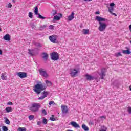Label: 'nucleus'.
I'll list each match as a JSON object with an SVG mask.
<instances>
[{
	"instance_id": "30",
	"label": "nucleus",
	"mask_w": 131,
	"mask_h": 131,
	"mask_svg": "<svg viewBox=\"0 0 131 131\" xmlns=\"http://www.w3.org/2000/svg\"><path fill=\"white\" fill-rule=\"evenodd\" d=\"M42 123L43 124H47L48 123V120L46 118H43Z\"/></svg>"
},
{
	"instance_id": "41",
	"label": "nucleus",
	"mask_w": 131,
	"mask_h": 131,
	"mask_svg": "<svg viewBox=\"0 0 131 131\" xmlns=\"http://www.w3.org/2000/svg\"><path fill=\"white\" fill-rule=\"evenodd\" d=\"M7 8H12V4L9 3L7 4Z\"/></svg>"
},
{
	"instance_id": "17",
	"label": "nucleus",
	"mask_w": 131,
	"mask_h": 131,
	"mask_svg": "<svg viewBox=\"0 0 131 131\" xmlns=\"http://www.w3.org/2000/svg\"><path fill=\"white\" fill-rule=\"evenodd\" d=\"M74 19V12H72L70 15L68 17V20L69 21H72Z\"/></svg>"
},
{
	"instance_id": "24",
	"label": "nucleus",
	"mask_w": 131,
	"mask_h": 131,
	"mask_svg": "<svg viewBox=\"0 0 131 131\" xmlns=\"http://www.w3.org/2000/svg\"><path fill=\"white\" fill-rule=\"evenodd\" d=\"M5 123L10 125V124H11V122H10V120H9V119H7V118H5Z\"/></svg>"
},
{
	"instance_id": "18",
	"label": "nucleus",
	"mask_w": 131,
	"mask_h": 131,
	"mask_svg": "<svg viewBox=\"0 0 131 131\" xmlns=\"http://www.w3.org/2000/svg\"><path fill=\"white\" fill-rule=\"evenodd\" d=\"M3 39H4V40H7V41H10V40H11V36H10L9 34H6L4 36Z\"/></svg>"
},
{
	"instance_id": "11",
	"label": "nucleus",
	"mask_w": 131,
	"mask_h": 131,
	"mask_svg": "<svg viewBox=\"0 0 131 131\" xmlns=\"http://www.w3.org/2000/svg\"><path fill=\"white\" fill-rule=\"evenodd\" d=\"M17 76H19L20 78H25L27 77V74L25 72H18L17 73Z\"/></svg>"
},
{
	"instance_id": "6",
	"label": "nucleus",
	"mask_w": 131,
	"mask_h": 131,
	"mask_svg": "<svg viewBox=\"0 0 131 131\" xmlns=\"http://www.w3.org/2000/svg\"><path fill=\"white\" fill-rule=\"evenodd\" d=\"M51 59L53 60V61L59 60V54L57 52H53L51 54Z\"/></svg>"
},
{
	"instance_id": "35",
	"label": "nucleus",
	"mask_w": 131,
	"mask_h": 131,
	"mask_svg": "<svg viewBox=\"0 0 131 131\" xmlns=\"http://www.w3.org/2000/svg\"><path fill=\"white\" fill-rule=\"evenodd\" d=\"M34 118V116L33 115H31L29 116V120H32Z\"/></svg>"
},
{
	"instance_id": "33",
	"label": "nucleus",
	"mask_w": 131,
	"mask_h": 131,
	"mask_svg": "<svg viewBox=\"0 0 131 131\" xmlns=\"http://www.w3.org/2000/svg\"><path fill=\"white\" fill-rule=\"evenodd\" d=\"M101 129L100 131H107V127H105L104 126H102Z\"/></svg>"
},
{
	"instance_id": "20",
	"label": "nucleus",
	"mask_w": 131,
	"mask_h": 131,
	"mask_svg": "<svg viewBox=\"0 0 131 131\" xmlns=\"http://www.w3.org/2000/svg\"><path fill=\"white\" fill-rule=\"evenodd\" d=\"M82 128L84 130V131H89L90 130V128L87 127V126L84 124H83L82 125Z\"/></svg>"
},
{
	"instance_id": "13",
	"label": "nucleus",
	"mask_w": 131,
	"mask_h": 131,
	"mask_svg": "<svg viewBox=\"0 0 131 131\" xmlns=\"http://www.w3.org/2000/svg\"><path fill=\"white\" fill-rule=\"evenodd\" d=\"M61 111L63 114H66L68 112V107L66 105H61Z\"/></svg>"
},
{
	"instance_id": "29",
	"label": "nucleus",
	"mask_w": 131,
	"mask_h": 131,
	"mask_svg": "<svg viewBox=\"0 0 131 131\" xmlns=\"http://www.w3.org/2000/svg\"><path fill=\"white\" fill-rule=\"evenodd\" d=\"M60 17L56 15L54 17V20H56V21H59L60 20Z\"/></svg>"
},
{
	"instance_id": "34",
	"label": "nucleus",
	"mask_w": 131,
	"mask_h": 131,
	"mask_svg": "<svg viewBox=\"0 0 131 131\" xmlns=\"http://www.w3.org/2000/svg\"><path fill=\"white\" fill-rule=\"evenodd\" d=\"M35 45L38 48H41V47H42V45L40 43H35Z\"/></svg>"
},
{
	"instance_id": "7",
	"label": "nucleus",
	"mask_w": 131,
	"mask_h": 131,
	"mask_svg": "<svg viewBox=\"0 0 131 131\" xmlns=\"http://www.w3.org/2000/svg\"><path fill=\"white\" fill-rule=\"evenodd\" d=\"M57 38L58 36L57 35H52L49 37V39H50V41H51V42H53V43H57V42H58V41L57 40Z\"/></svg>"
},
{
	"instance_id": "2",
	"label": "nucleus",
	"mask_w": 131,
	"mask_h": 131,
	"mask_svg": "<svg viewBox=\"0 0 131 131\" xmlns=\"http://www.w3.org/2000/svg\"><path fill=\"white\" fill-rule=\"evenodd\" d=\"M44 90H46V88L41 84H37L35 85L34 87V91L36 92V94H39L41 93L42 91H43Z\"/></svg>"
},
{
	"instance_id": "51",
	"label": "nucleus",
	"mask_w": 131,
	"mask_h": 131,
	"mask_svg": "<svg viewBox=\"0 0 131 131\" xmlns=\"http://www.w3.org/2000/svg\"><path fill=\"white\" fill-rule=\"evenodd\" d=\"M113 85L116 86L115 84H114V83H113Z\"/></svg>"
},
{
	"instance_id": "23",
	"label": "nucleus",
	"mask_w": 131,
	"mask_h": 131,
	"mask_svg": "<svg viewBox=\"0 0 131 131\" xmlns=\"http://www.w3.org/2000/svg\"><path fill=\"white\" fill-rule=\"evenodd\" d=\"M45 82L47 86H52V85H53V83L50 81L46 80Z\"/></svg>"
},
{
	"instance_id": "14",
	"label": "nucleus",
	"mask_w": 131,
	"mask_h": 131,
	"mask_svg": "<svg viewBox=\"0 0 131 131\" xmlns=\"http://www.w3.org/2000/svg\"><path fill=\"white\" fill-rule=\"evenodd\" d=\"M43 96H41V97H39L38 98V100H43L45 98L48 97V95H49V93L48 92L44 91L42 93Z\"/></svg>"
},
{
	"instance_id": "28",
	"label": "nucleus",
	"mask_w": 131,
	"mask_h": 131,
	"mask_svg": "<svg viewBox=\"0 0 131 131\" xmlns=\"http://www.w3.org/2000/svg\"><path fill=\"white\" fill-rule=\"evenodd\" d=\"M17 131H26V128H25V127H19L17 129Z\"/></svg>"
},
{
	"instance_id": "50",
	"label": "nucleus",
	"mask_w": 131,
	"mask_h": 131,
	"mask_svg": "<svg viewBox=\"0 0 131 131\" xmlns=\"http://www.w3.org/2000/svg\"><path fill=\"white\" fill-rule=\"evenodd\" d=\"M129 90L131 91V85L129 87Z\"/></svg>"
},
{
	"instance_id": "45",
	"label": "nucleus",
	"mask_w": 131,
	"mask_h": 131,
	"mask_svg": "<svg viewBox=\"0 0 131 131\" xmlns=\"http://www.w3.org/2000/svg\"><path fill=\"white\" fill-rule=\"evenodd\" d=\"M37 125H39V126L41 125V122H40V121H38V122H37Z\"/></svg>"
},
{
	"instance_id": "22",
	"label": "nucleus",
	"mask_w": 131,
	"mask_h": 131,
	"mask_svg": "<svg viewBox=\"0 0 131 131\" xmlns=\"http://www.w3.org/2000/svg\"><path fill=\"white\" fill-rule=\"evenodd\" d=\"M82 32L83 34H89V33H90V30L89 29H83L82 31Z\"/></svg>"
},
{
	"instance_id": "49",
	"label": "nucleus",
	"mask_w": 131,
	"mask_h": 131,
	"mask_svg": "<svg viewBox=\"0 0 131 131\" xmlns=\"http://www.w3.org/2000/svg\"><path fill=\"white\" fill-rule=\"evenodd\" d=\"M9 105H13V103L10 102L9 103Z\"/></svg>"
},
{
	"instance_id": "53",
	"label": "nucleus",
	"mask_w": 131,
	"mask_h": 131,
	"mask_svg": "<svg viewBox=\"0 0 131 131\" xmlns=\"http://www.w3.org/2000/svg\"><path fill=\"white\" fill-rule=\"evenodd\" d=\"M60 16H62V14H60Z\"/></svg>"
},
{
	"instance_id": "16",
	"label": "nucleus",
	"mask_w": 131,
	"mask_h": 131,
	"mask_svg": "<svg viewBox=\"0 0 131 131\" xmlns=\"http://www.w3.org/2000/svg\"><path fill=\"white\" fill-rule=\"evenodd\" d=\"M113 11H114V8H113V7H109L108 8V12L112 15H113V16H115L116 17V16H117V15H116V14L113 13Z\"/></svg>"
},
{
	"instance_id": "21",
	"label": "nucleus",
	"mask_w": 131,
	"mask_h": 131,
	"mask_svg": "<svg viewBox=\"0 0 131 131\" xmlns=\"http://www.w3.org/2000/svg\"><path fill=\"white\" fill-rule=\"evenodd\" d=\"M122 51L123 54H124L125 55H129V54H131V52L130 51H129V50H122Z\"/></svg>"
},
{
	"instance_id": "8",
	"label": "nucleus",
	"mask_w": 131,
	"mask_h": 131,
	"mask_svg": "<svg viewBox=\"0 0 131 131\" xmlns=\"http://www.w3.org/2000/svg\"><path fill=\"white\" fill-rule=\"evenodd\" d=\"M78 73V70L76 69H70V74L72 77H74Z\"/></svg>"
},
{
	"instance_id": "15",
	"label": "nucleus",
	"mask_w": 131,
	"mask_h": 131,
	"mask_svg": "<svg viewBox=\"0 0 131 131\" xmlns=\"http://www.w3.org/2000/svg\"><path fill=\"white\" fill-rule=\"evenodd\" d=\"M42 58L45 60V61H47V60L49 59V55H48L47 53L43 52L42 53Z\"/></svg>"
},
{
	"instance_id": "32",
	"label": "nucleus",
	"mask_w": 131,
	"mask_h": 131,
	"mask_svg": "<svg viewBox=\"0 0 131 131\" xmlns=\"http://www.w3.org/2000/svg\"><path fill=\"white\" fill-rule=\"evenodd\" d=\"M46 28H47L46 25L41 26H40V30H43V29Z\"/></svg>"
},
{
	"instance_id": "47",
	"label": "nucleus",
	"mask_w": 131,
	"mask_h": 131,
	"mask_svg": "<svg viewBox=\"0 0 131 131\" xmlns=\"http://www.w3.org/2000/svg\"><path fill=\"white\" fill-rule=\"evenodd\" d=\"M129 29L130 31L131 32V25H130L129 26Z\"/></svg>"
},
{
	"instance_id": "43",
	"label": "nucleus",
	"mask_w": 131,
	"mask_h": 131,
	"mask_svg": "<svg viewBox=\"0 0 131 131\" xmlns=\"http://www.w3.org/2000/svg\"><path fill=\"white\" fill-rule=\"evenodd\" d=\"M114 6H115V4L114 3H112L110 4V7H114Z\"/></svg>"
},
{
	"instance_id": "42",
	"label": "nucleus",
	"mask_w": 131,
	"mask_h": 131,
	"mask_svg": "<svg viewBox=\"0 0 131 131\" xmlns=\"http://www.w3.org/2000/svg\"><path fill=\"white\" fill-rule=\"evenodd\" d=\"M101 118H104V119H106V116H102L99 117V119H101Z\"/></svg>"
},
{
	"instance_id": "5",
	"label": "nucleus",
	"mask_w": 131,
	"mask_h": 131,
	"mask_svg": "<svg viewBox=\"0 0 131 131\" xmlns=\"http://www.w3.org/2000/svg\"><path fill=\"white\" fill-rule=\"evenodd\" d=\"M39 72L41 76H43V77H45V78H48L49 77V74L47 72L46 70H45L43 69H40L39 70Z\"/></svg>"
},
{
	"instance_id": "46",
	"label": "nucleus",
	"mask_w": 131,
	"mask_h": 131,
	"mask_svg": "<svg viewBox=\"0 0 131 131\" xmlns=\"http://www.w3.org/2000/svg\"><path fill=\"white\" fill-rule=\"evenodd\" d=\"M95 14H96L97 15H99V14H100V12L99 11H97Z\"/></svg>"
},
{
	"instance_id": "27",
	"label": "nucleus",
	"mask_w": 131,
	"mask_h": 131,
	"mask_svg": "<svg viewBox=\"0 0 131 131\" xmlns=\"http://www.w3.org/2000/svg\"><path fill=\"white\" fill-rule=\"evenodd\" d=\"M6 112L9 113V112H12V107H7L6 108Z\"/></svg>"
},
{
	"instance_id": "4",
	"label": "nucleus",
	"mask_w": 131,
	"mask_h": 131,
	"mask_svg": "<svg viewBox=\"0 0 131 131\" xmlns=\"http://www.w3.org/2000/svg\"><path fill=\"white\" fill-rule=\"evenodd\" d=\"M85 77H86L87 80L92 81L98 79V77H99V76L97 74L94 76H92L89 74H86L85 75Z\"/></svg>"
},
{
	"instance_id": "1",
	"label": "nucleus",
	"mask_w": 131,
	"mask_h": 131,
	"mask_svg": "<svg viewBox=\"0 0 131 131\" xmlns=\"http://www.w3.org/2000/svg\"><path fill=\"white\" fill-rule=\"evenodd\" d=\"M96 20L99 22V27L98 28V30L101 32L104 31L107 28V24L104 23L106 21V19L102 18L99 16H97L96 17Z\"/></svg>"
},
{
	"instance_id": "25",
	"label": "nucleus",
	"mask_w": 131,
	"mask_h": 131,
	"mask_svg": "<svg viewBox=\"0 0 131 131\" xmlns=\"http://www.w3.org/2000/svg\"><path fill=\"white\" fill-rule=\"evenodd\" d=\"M2 129L3 131H8L9 130V128H8V127H7L6 126H3L2 127Z\"/></svg>"
},
{
	"instance_id": "9",
	"label": "nucleus",
	"mask_w": 131,
	"mask_h": 131,
	"mask_svg": "<svg viewBox=\"0 0 131 131\" xmlns=\"http://www.w3.org/2000/svg\"><path fill=\"white\" fill-rule=\"evenodd\" d=\"M34 13L35 15H38V18L39 19H46V17L42 16L40 14H38V8L37 7H34Z\"/></svg>"
},
{
	"instance_id": "40",
	"label": "nucleus",
	"mask_w": 131,
	"mask_h": 131,
	"mask_svg": "<svg viewBox=\"0 0 131 131\" xmlns=\"http://www.w3.org/2000/svg\"><path fill=\"white\" fill-rule=\"evenodd\" d=\"M50 120H51V121H55V120H56V119L53 117H51L50 118Z\"/></svg>"
},
{
	"instance_id": "48",
	"label": "nucleus",
	"mask_w": 131,
	"mask_h": 131,
	"mask_svg": "<svg viewBox=\"0 0 131 131\" xmlns=\"http://www.w3.org/2000/svg\"><path fill=\"white\" fill-rule=\"evenodd\" d=\"M85 2H91L92 0H84Z\"/></svg>"
},
{
	"instance_id": "19",
	"label": "nucleus",
	"mask_w": 131,
	"mask_h": 131,
	"mask_svg": "<svg viewBox=\"0 0 131 131\" xmlns=\"http://www.w3.org/2000/svg\"><path fill=\"white\" fill-rule=\"evenodd\" d=\"M1 79H2V80H7V79H8V76L6 73H2L1 74Z\"/></svg>"
},
{
	"instance_id": "52",
	"label": "nucleus",
	"mask_w": 131,
	"mask_h": 131,
	"mask_svg": "<svg viewBox=\"0 0 131 131\" xmlns=\"http://www.w3.org/2000/svg\"><path fill=\"white\" fill-rule=\"evenodd\" d=\"M0 31H2V28H0Z\"/></svg>"
},
{
	"instance_id": "39",
	"label": "nucleus",
	"mask_w": 131,
	"mask_h": 131,
	"mask_svg": "<svg viewBox=\"0 0 131 131\" xmlns=\"http://www.w3.org/2000/svg\"><path fill=\"white\" fill-rule=\"evenodd\" d=\"M127 111H128L129 114H131V107H128Z\"/></svg>"
},
{
	"instance_id": "38",
	"label": "nucleus",
	"mask_w": 131,
	"mask_h": 131,
	"mask_svg": "<svg viewBox=\"0 0 131 131\" xmlns=\"http://www.w3.org/2000/svg\"><path fill=\"white\" fill-rule=\"evenodd\" d=\"M53 104H55V102H54V101H51L50 102H49V104L50 106H52V105H53Z\"/></svg>"
},
{
	"instance_id": "26",
	"label": "nucleus",
	"mask_w": 131,
	"mask_h": 131,
	"mask_svg": "<svg viewBox=\"0 0 131 131\" xmlns=\"http://www.w3.org/2000/svg\"><path fill=\"white\" fill-rule=\"evenodd\" d=\"M28 54H29V55H30V56H33V50H31L30 49H28Z\"/></svg>"
},
{
	"instance_id": "36",
	"label": "nucleus",
	"mask_w": 131,
	"mask_h": 131,
	"mask_svg": "<svg viewBox=\"0 0 131 131\" xmlns=\"http://www.w3.org/2000/svg\"><path fill=\"white\" fill-rule=\"evenodd\" d=\"M115 57H120V56H122L121 53L120 52H118L115 54Z\"/></svg>"
},
{
	"instance_id": "37",
	"label": "nucleus",
	"mask_w": 131,
	"mask_h": 131,
	"mask_svg": "<svg viewBox=\"0 0 131 131\" xmlns=\"http://www.w3.org/2000/svg\"><path fill=\"white\" fill-rule=\"evenodd\" d=\"M42 113L43 114V115H47V111L45 109H42Z\"/></svg>"
},
{
	"instance_id": "10",
	"label": "nucleus",
	"mask_w": 131,
	"mask_h": 131,
	"mask_svg": "<svg viewBox=\"0 0 131 131\" xmlns=\"http://www.w3.org/2000/svg\"><path fill=\"white\" fill-rule=\"evenodd\" d=\"M106 70L102 69L101 70V73H97V74L99 75V76H100L101 79H103L104 77L106 76Z\"/></svg>"
},
{
	"instance_id": "31",
	"label": "nucleus",
	"mask_w": 131,
	"mask_h": 131,
	"mask_svg": "<svg viewBox=\"0 0 131 131\" xmlns=\"http://www.w3.org/2000/svg\"><path fill=\"white\" fill-rule=\"evenodd\" d=\"M28 16L30 19H32V18H33V13H32L31 12H29Z\"/></svg>"
},
{
	"instance_id": "3",
	"label": "nucleus",
	"mask_w": 131,
	"mask_h": 131,
	"mask_svg": "<svg viewBox=\"0 0 131 131\" xmlns=\"http://www.w3.org/2000/svg\"><path fill=\"white\" fill-rule=\"evenodd\" d=\"M40 107V104L33 103L30 107V110L32 111V112H37L38 110H39Z\"/></svg>"
},
{
	"instance_id": "12",
	"label": "nucleus",
	"mask_w": 131,
	"mask_h": 131,
	"mask_svg": "<svg viewBox=\"0 0 131 131\" xmlns=\"http://www.w3.org/2000/svg\"><path fill=\"white\" fill-rule=\"evenodd\" d=\"M70 124L73 126V127H74V128H80V126H79V124H78L76 122L72 121L70 122Z\"/></svg>"
},
{
	"instance_id": "44",
	"label": "nucleus",
	"mask_w": 131,
	"mask_h": 131,
	"mask_svg": "<svg viewBox=\"0 0 131 131\" xmlns=\"http://www.w3.org/2000/svg\"><path fill=\"white\" fill-rule=\"evenodd\" d=\"M49 29H54V26L52 25L49 26Z\"/></svg>"
}]
</instances>
